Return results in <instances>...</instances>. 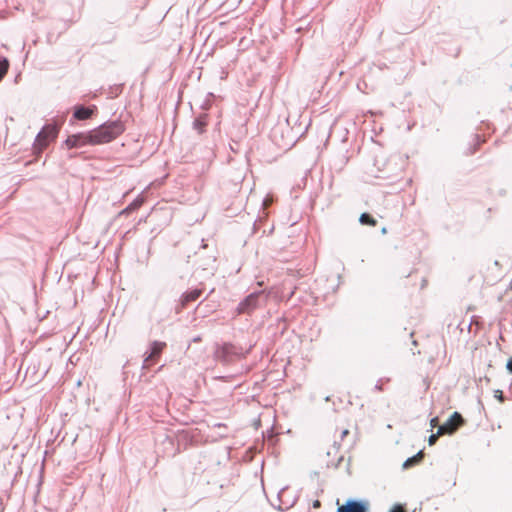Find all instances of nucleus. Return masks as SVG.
I'll use <instances>...</instances> for the list:
<instances>
[{
    "label": "nucleus",
    "mask_w": 512,
    "mask_h": 512,
    "mask_svg": "<svg viewBox=\"0 0 512 512\" xmlns=\"http://www.w3.org/2000/svg\"><path fill=\"white\" fill-rule=\"evenodd\" d=\"M368 504L361 501H347L344 505H340L337 512H367Z\"/></svg>",
    "instance_id": "0eeeda50"
},
{
    "label": "nucleus",
    "mask_w": 512,
    "mask_h": 512,
    "mask_svg": "<svg viewBox=\"0 0 512 512\" xmlns=\"http://www.w3.org/2000/svg\"><path fill=\"white\" fill-rule=\"evenodd\" d=\"M258 294L248 295L237 307V314L250 313L257 307Z\"/></svg>",
    "instance_id": "423d86ee"
},
{
    "label": "nucleus",
    "mask_w": 512,
    "mask_h": 512,
    "mask_svg": "<svg viewBox=\"0 0 512 512\" xmlns=\"http://www.w3.org/2000/svg\"><path fill=\"white\" fill-rule=\"evenodd\" d=\"M424 382H425L426 389H428L430 387V384H431L430 379L427 378V379H425Z\"/></svg>",
    "instance_id": "5701e85b"
},
{
    "label": "nucleus",
    "mask_w": 512,
    "mask_h": 512,
    "mask_svg": "<svg viewBox=\"0 0 512 512\" xmlns=\"http://www.w3.org/2000/svg\"><path fill=\"white\" fill-rule=\"evenodd\" d=\"M430 424L432 427H436L438 425V418L434 417L431 419Z\"/></svg>",
    "instance_id": "412c9836"
},
{
    "label": "nucleus",
    "mask_w": 512,
    "mask_h": 512,
    "mask_svg": "<svg viewBox=\"0 0 512 512\" xmlns=\"http://www.w3.org/2000/svg\"><path fill=\"white\" fill-rule=\"evenodd\" d=\"M464 424V419L460 413L454 412L450 418L439 426V434H452Z\"/></svg>",
    "instance_id": "20e7f679"
},
{
    "label": "nucleus",
    "mask_w": 512,
    "mask_h": 512,
    "mask_svg": "<svg viewBox=\"0 0 512 512\" xmlns=\"http://www.w3.org/2000/svg\"><path fill=\"white\" fill-rule=\"evenodd\" d=\"M494 396L495 398L499 401V402H504V395H503V391L502 390H495L494 391Z\"/></svg>",
    "instance_id": "f3484780"
},
{
    "label": "nucleus",
    "mask_w": 512,
    "mask_h": 512,
    "mask_svg": "<svg viewBox=\"0 0 512 512\" xmlns=\"http://www.w3.org/2000/svg\"><path fill=\"white\" fill-rule=\"evenodd\" d=\"M359 221L361 224L363 225H368V226H376L377 225V221L376 219H374L370 214L368 213H363L361 214L360 218H359Z\"/></svg>",
    "instance_id": "4468645a"
},
{
    "label": "nucleus",
    "mask_w": 512,
    "mask_h": 512,
    "mask_svg": "<svg viewBox=\"0 0 512 512\" xmlns=\"http://www.w3.org/2000/svg\"><path fill=\"white\" fill-rule=\"evenodd\" d=\"M423 457H424V453L422 451H420L416 455H414L413 457L408 458L404 462L403 467L405 469H408V468H410V467H412L414 465H417V464H419L422 461Z\"/></svg>",
    "instance_id": "f8f14e48"
},
{
    "label": "nucleus",
    "mask_w": 512,
    "mask_h": 512,
    "mask_svg": "<svg viewBox=\"0 0 512 512\" xmlns=\"http://www.w3.org/2000/svg\"><path fill=\"white\" fill-rule=\"evenodd\" d=\"M95 107H83V106H77L74 111V117L77 120H86L89 119L92 114L94 113Z\"/></svg>",
    "instance_id": "9d476101"
},
{
    "label": "nucleus",
    "mask_w": 512,
    "mask_h": 512,
    "mask_svg": "<svg viewBox=\"0 0 512 512\" xmlns=\"http://www.w3.org/2000/svg\"><path fill=\"white\" fill-rule=\"evenodd\" d=\"M202 289H193L189 292L184 293L180 298V304L182 308H185L189 303L196 301L202 295Z\"/></svg>",
    "instance_id": "6e6552de"
},
{
    "label": "nucleus",
    "mask_w": 512,
    "mask_h": 512,
    "mask_svg": "<svg viewBox=\"0 0 512 512\" xmlns=\"http://www.w3.org/2000/svg\"><path fill=\"white\" fill-rule=\"evenodd\" d=\"M207 124H208L207 116L202 115V116L198 117L197 119H195L193 126L200 134H202L205 131Z\"/></svg>",
    "instance_id": "ddd939ff"
},
{
    "label": "nucleus",
    "mask_w": 512,
    "mask_h": 512,
    "mask_svg": "<svg viewBox=\"0 0 512 512\" xmlns=\"http://www.w3.org/2000/svg\"><path fill=\"white\" fill-rule=\"evenodd\" d=\"M442 435L443 434H439V430L435 434L430 435L429 439H428L429 445H431V446L434 445L436 443V441L438 440V438Z\"/></svg>",
    "instance_id": "dca6fc26"
},
{
    "label": "nucleus",
    "mask_w": 512,
    "mask_h": 512,
    "mask_svg": "<svg viewBox=\"0 0 512 512\" xmlns=\"http://www.w3.org/2000/svg\"><path fill=\"white\" fill-rule=\"evenodd\" d=\"M389 512H406L405 508L402 505H394Z\"/></svg>",
    "instance_id": "a211bd4d"
},
{
    "label": "nucleus",
    "mask_w": 512,
    "mask_h": 512,
    "mask_svg": "<svg viewBox=\"0 0 512 512\" xmlns=\"http://www.w3.org/2000/svg\"><path fill=\"white\" fill-rule=\"evenodd\" d=\"M321 507V502L319 500H315L313 502V508L317 509Z\"/></svg>",
    "instance_id": "4be33fe9"
},
{
    "label": "nucleus",
    "mask_w": 512,
    "mask_h": 512,
    "mask_svg": "<svg viewBox=\"0 0 512 512\" xmlns=\"http://www.w3.org/2000/svg\"><path fill=\"white\" fill-rule=\"evenodd\" d=\"M166 347L165 342L155 341L152 343L151 353L145 359V362L148 363L150 361H154L159 355L162 353L163 349Z\"/></svg>",
    "instance_id": "1a4fd4ad"
},
{
    "label": "nucleus",
    "mask_w": 512,
    "mask_h": 512,
    "mask_svg": "<svg viewBox=\"0 0 512 512\" xmlns=\"http://www.w3.org/2000/svg\"><path fill=\"white\" fill-rule=\"evenodd\" d=\"M507 370L512 374V357L507 362Z\"/></svg>",
    "instance_id": "aec40b11"
},
{
    "label": "nucleus",
    "mask_w": 512,
    "mask_h": 512,
    "mask_svg": "<svg viewBox=\"0 0 512 512\" xmlns=\"http://www.w3.org/2000/svg\"><path fill=\"white\" fill-rule=\"evenodd\" d=\"M65 145L68 149L90 145V134L87 132L71 135L66 139Z\"/></svg>",
    "instance_id": "39448f33"
},
{
    "label": "nucleus",
    "mask_w": 512,
    "mask_h": 512,
    "mask_svg": "<svg viewBox=\"0 0 512 512\" xmlns=\"http://www.w3.org/2000/svg\"><path fill=\"white\" fill-rule=\"evenodd\" d=\"M236 356H238L236 347L229 343L217 346L214 352L215 359L222 362L232 361Z\"/></svg>",
    "instance_id": "7ed1b4c3"
},
{
    "label": "nucleus",
    "mask_w": 512,
    "mask_h": 512,
    "mask_svg": "<svg viewBox=\"0 0 512 512\" xmlns=\"http://www.w3.org/2000/svg\"><path fill=\"white\" fill-rule=\"evenodd\" d=\"M125 130L121 121H111L89 131L90 145L109 143L119 137Z\"/></svg>",
    "instance_id": "f257e3e1"
},
{
    "label": "nucleus",
    "mask_w": 512,
    "mask_h": 512,
    "mask_svg": "<svg viewBox=\"0 0 512 512\" xmlns=\"http://www.w3.org/2000/svg\"><path fill=\"white\" fill-rule=\"evenodd\" d=\"M9 68V62L6 58L0 56V81L7 74Z\"/></svg>",
    "instance_id": "2eb2a0df"
},
{
    "label": "nucleus",
    "mask_w": 512,
    "mask_h": 512,
    "mask_svg": "<svg viewBox=\"0 0 512 512\" xmlns=\"http://www.w3.org/2000/svg\"><path fill=\"white\" fill-rule=\"evenodd\" d=\"M143 203H144L143 198L138 197L132 203H130L125 209H123L120 212V214L121 215H128L132 211H135V210L139 209L142 206Z\"/></svg>",
    "instance_id": "9b49d317"
},
{
    "label": "nucleus",
    "mask_w": 512,
    "mask_h": 512,
    "mask_svg": "<svg viewBox=\"0 0 512 512\" xmlns=\"http://www.w3.org/2000/svg\"><path fill=\"white\" fill-rule=\"evenodd\" d=\"M58 132L59 128L55 124L44 126L36 137L34 149L38 152L45 150L56 139Z\"/></svg>",
    "instance_id": "f03ea898"
},
{
    "label": "nucleus",
    "mask_w": 512,
    "mask_h": 512,
    "mask_svg": "<svg viewBox=\"0 0 512 512\" xmlns=\"http://www.w3.org/2000/svg\"><path fill=\"white\" fill-rule=\"evenodd\" d=\"M349 430L348 429H341L340 430V439L343 440L347 435H349Z\"/></svg>",
    "instance_id": "6ab92c4d"
}]
</instances>
